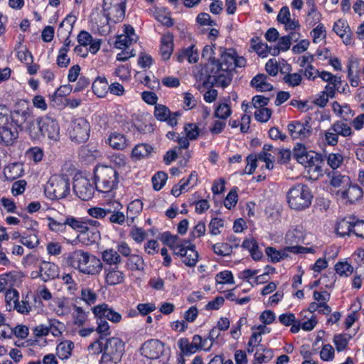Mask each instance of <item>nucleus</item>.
Returning a JSON list of instances; mask_svg holds the SVG:
<instances>
[{
  "instance_id": "40",
  "label": "nucleus",
  "mask_w": 364,
  "mask_h": 364,
  "mask_svg": "<svg viewBox=\"0 0 364 364\" xmlns=\"http://www.w3.org/2000/svg\"><path fill=\"white\" fill-rule=\"evenodd\" d=\"M127 266L132 271H142L145 264L141 257L137 255H132L127 259Z\"/></svg>"
},
{
  "instance_id": "23",
  "label": "nucleus",
  "mask_w": 364,
  "mask_h": 364,
  "mask_svg": "<svg viewBox=\"0 0 364 364\" xmlns=\"http://www.w3.org/2000/svg\"><path fill=\"white\" fill-rule=\"evenodd\" d=\"M38 275L43 282L51 280L58 275V267L53 263L43 262L39 267Z\"/></svg>"
},
{
  "instance_id": "42",
  "label": "nucleus",
  "mask_w": 364,
  "mask_h": 364,
  "mask_svg": "<svg viewBox=\"0 0 364 364\" xmlns=\"http://www.w3.org/2000/svg\"><path fill=\"white\" fill-rule=\"evenodd\" d=\"M352 336L348 333L337 334L334 336L333 343L336 346V350L338 352L344 350L348 346L349 341Z\"/></svg>"
},
{
  "instance_id": "64",
  "label": "nucleus",
  "mask_w": 364,
  "mask_h": 364,
  "mask_svg": "<svg viewBox=\"0 0 364 364\" xmlns=\"http://www.w3.org/2000/svg\"><path fill=\"white\" fill-rule=\"evenodd\" d=\"M134 40L129 36L120 35L115 41L114 46L118 49H124L128 47Z\"/></svg>"
},
{
  "instance_id": "33",
  "label": "nucleus",
  "mask_w": 364,
  "mask_h": 364,
  "mask_svg": "<svg viewBox=\"0 0 364 364\" xmlns=\"http://www.w3.org/2000/svg\"><path fill=\"white\" fill-rule=\"evenodd\" d=\"M92 88L98 97H103L109 90L108 82L105 77H98L93 82Z\"/></svg>"
},
{
  "instance_id": "55",
  "label": "nucleus",
  "mask_w": 364,
  "mask_h": 364,
  "mask_svg": "<svg viewBox=\"0 0 364 364\" xmlns=\"http://www.w3.org/2000/svg\"><path fill=\"white\" fill-rule=\"evenodd\" d=\"M335 269L339 275L346 277L350 275L353 272V267L348 262H338L335 265Z\"/></svg>"
},
{
  "instance_id": "10",
  "label": "nucleus",
  "mask_w": 364,
  "mask_h": 364,
  "mask_svg": "<svg viewBox=\"0 0 364 364\" xmlns=\"http://www.w3.org/2000/svg\"><path fill=\"white\" fill-rule=\"evenodd\" d=\"M92 184L86 178L80 176L74 179L73 191L82 200H88L93 197L95 190Z\"/></svg>"
},
{
  "instance_id": "14",
  "label": "nucleus",
  "mask_w": 364,
  "mask_h": 364,
  "mask_svg": "<svg viewBox=\"0 0 364 364\" xmlns=\"http://www.w3.org/2000/svg\"><path fill=\"white\" fill-rule=\"evenodd\" d=\"M41 129L43 136H47L55 141L60 139V127L58 122L50 117L41 118Z\"/></svg>"
},
{
  "instance_id": "46",
  "label": "nucleus",
  "mask_w": 364,
  "mask_h": 364,
  "mask_svg": "<svg viewBox=\"0 0 364 364\" xmlns=\"http://www.w3.org/2000/svg\"><path fill=\"white\" fill-rule=\"evenodd\" d=\"M168 176L165 172L159 171L152 177L153 188L156 191H159L166 183Z\"/></svg>"
},
{
  "instance_id": "2",
  "label": "nucleus",
  "mask_w": 364,
  "mask_h": 364,
  "mask_svg": "<svg viewBox=\"0 0 364 364\" xmlns=\"http://www.w3.org/2000/svg\"><path fill=\"white\" fill-rule=\"evenodd\" d=\"M94 176L95 188L102 193L110 192L119 182L117 171L109 166H97Z\"/></svg>"
},
{
  "instance_id": "31",
  "label": "nucleus",
  "mask_w": 364,
  "mask_h": 364,
  "mask_svg": "<svg viewBox=\"0 0 364 364\" xmlns=\"http://www.w3.org/2000/svg\"><path fill=\"white\" fill-rule=\"evenodd\" d=\"M102 261L109 267L117 266L122 262V257L116 250L107 249L102 252Z\"/></svg>"
},
{
  "instance_id": "9",
  "label": "nucleus",
  "mask_w": 364,
  "mask_h": 364,
  "mask_svg": "<svg viewBox=\"0 0 364 364\" xmlns=\"http://www.w3.org/2000/svg\"><path fill=\"white\" fill-rule=\"evenodd\" d=\"M235 55L234 50L228 52L223 50L221 52L220 58L218 60L213 59V61L208 64V67L212 68L216 72L222 70L223 72H232L235 70Z\"/></svg>"
},
{
  "instance_id": "13",
  "label": "nucleus",
  "mask_w": 364,
  "mask_h": 364,
  "mask_svg": "<svg viewBox=\"0 0 364 364\" xmlns=\"http://www.w3.org/2000/svg\"><path fill=\"white\" fill-rule=\"evenodd\" d=\"M208 82H210L212 85H214L217 87H221L223 88L228 87L230 84L232 80V75L231 72H223L222 70H219L218 71L216 72L215 69L213 70L212 68L209 67H208Z\"/></svg>"
},
{
  "instance_id": "62",
  "label": "nucleus",
  "mask_w": 364,
  "mask_h": 364,
  "mask_svg": "<svg viewBox=\"0 0 364 364\" xmlns=\"http://www.w3.org/2000/svg\"><path fill=\"white\" fill-rule=\"evenodd\" d=\"M68 51L65 48H60L57 57V65L60 68H66L68 66L70 59L67 55Z\"/></svg>"
},
{
  "instance_id": "56",
  "label": "nucleus",
  "mask_w": 364,
  "mask_h": 364,
  "mask_svg": "<svg viewBox=\"0 0 364 364\" xmlns=\"http://www.w3.org/2000/svg\"><path fill=\"white\" fill-rule=\"evenodd\" d=\"M273 357L271 350H264V353L257 351L255 354V360L259 364L268 363Z\"/></svg>"
},
{
  "instance_id": "36",
  "label": "nucleus",
  "mask_w": 364,
  "mask_h": 364,
  "mask_svg": "<svg viewBox=\"0 0 364 364\" xmlns=\"http://www.w3.org/2000/svg\"><path fill=\"white\" fill-rule=\"evenodd\" d=\"M331 130L335 132L338 136L343 137L349 136L353 134L350 127L340 120L336 121L331 124Z\"/></svg>"
},
{
  "instance_id": "50",
  "label": "nucleus",
  "mask_w": 364,
  "mask_h": 364,
  "mask_svg": "<svg viewBox=\"0 0 364 364\" xmlns=\"http://www.w3.org/2000/svg\"><path fill=\"white\" fill-rule=\"evenodd\" d=\"M80 299L87 304L91 306L97 300V294L90 289L84 288L81 290Z\"/></svg>"
},
{
  "instance_id": "45",
  "label": "nucleus",
  "mask_w": 364,
  "mask_h": 364,
  "mask_svg": "<svg viewBox=\"0 0 364 364\" xmlns=\"http://www.w3.org/2000/svg\"><path fill=\"white\" fill-rule=\"evenodd\" d=\"M48 225L50 230L56 232H63L65 230L67 225L65 223V219L56 220L53 218H48Z\"/></svg>"
},
{
  "instance_id": "5",
  "label": "nucleus",
  "mask_w": 364,
  "mask_h": 364,
  "mask_svg": "<svg viewBox=\"0 0 364 364\" xmlns=\"http://www.w3.org/2000/svg\"><path fill=\"white\" fill-rule=\"evenodd\" d=\"M45 193L50 199H61L70 193V181L67 176H53L48 181Z\"/></svg>"
},
{
  "instance_id": "44",
  "label": "nucleus",
  "mask_w": 364,
  "mask_h": 364,
  "mask_svg": "<svg viewBox=\"0 0 364 364\" xmlns=\"http://www.w3.org/2000/svg\"><path fill=\"white\" fill-rule=\"evenodd\" d=\"M152 150L151 146L146 144L136 145L132 150V156L136 159H141L148 156Z\"/></svg>"
},
{
  "instance_id": "49",
  "label": "nucleus",
  "mask_w": 364,
  "mask_h": 364,
  "mask_svg": "<svg viewBox=\"0 0 364 364\" xmlns=\"http://www.w3.org/2000/svg\"><path fill=\"white\" fill-rule=\"evenodd\" d=\"M318 75L325 82H328L331 85H341V78L327 71L319 72L316 70Z\"/></svg>"
},
{
  "instance_id": "4",
  "label": "nucleus",
  "mask_w": 364,
  "mask_h": 364,
  "mask_svg": "<svg viewBox=\"0 0 364 364\" xmlns=\"http://www.w3.org/2000/svg\"><path fill=\"white\" fill-rule=\"evenodd\" d=\"M126 4L127 0H103L101 13L108 24L122 21L125 16Z\"/></svg>"
},
{
  "instance_id": "24",
  "label": "nucleus",
  "mask_w": 364,
  "mask_h": 364,
  "mask_svg": "<svg viewBox=\"0 0 364 364\" xmlns=\"http://www.w3.org/2000/svg\"><path fill=\"white\" fill-rule=\"evenodd\" d=\"M306 4L309 9L306 16L305 22L309 27H313L321 21L322 15L318 11L314 0H309Z\"/></svg>"
},
{
  "instance_id": "58",
  "label": "nucleus",
  "mask_w": 364,
  "mask_h": 364,
  "mask_svg": "<svg viewBox=\"0 0 364 364\" xmlns=\"http://www.w3.org/2000/svg\"><path fill=\"white\" fill-rule=\"evenodd\" d=\"M272 114V111L268 108H259L255 112V119L261 122H266L269 120Z\"/></svg>"
},
{
  "instance_id": "52",
  "label": "nucleus",
  "mask_w": 364,
  "mask_h": 364,
  "mask_svg": "<svg viewBox=\"0 0 364 364\" xmlns=\"http://www.w3.org/2000/svg\"><path fill=\"white\" fill-rule=\"evenodd\" d=\"M74 323L78 326H82L87 320V314L81 307L74 306Z\"/></svg>"
},
{
  "instance_id": "22",
  "label": "nucleus",
  "mask_w": 364,
  "mask_h": 364,
  "mask_svg": "<svg viewBox=\"0 0 364 364\" xmlns=\"http://www.w3.org/2000/svg\"><path fill=\"white\" fill-rule=\"evenodd\" d=\"M333 30L343 39L346 45L350 44L352 32L346 21L341 19L338 20L335 22Z\"/></svg>"
},
{
  "instance_id": "38",
  "label": "nucleus",
  "mask_w": 364,
  "mask_h": 364,
  "mask_svg": "<svg viewBox=\"0 0 364 364\" xmlns=\"http://www.w3.org/2000/svg\"><path fill=\"white\" fill-rule=\"evenodd\" d=\"M74 348V343L71 341H64L60 343L56 348L58 356L63 360L68 358Z\"/></svg>"
},
{
  "instance_id": "34",
  "label": "nucleus",
  "mask_w": 364,
  "mask_h": 364,
  "mask_svg": "<svg viewBox=\"0 0 364 364\" xmlns=\"http://www.w3.org/2000/svg\"><path fill=\"white\" fill-rule=\"evenodd\" d=\"M353 229H354L353 219L346 218L337 223L336 230L338 235L344 237L353 232Z\"/></svg>"
},
{
  "instance_id": "41",
  "label": "nucleus",
  "mask_w": 364,
  "mask_h": 364,
  "mask_svg": "<svg viewBox=\"0 0 364 364\" xmlns=\"http://www.w3.org/2000/svg\"><path fill=\"white\" fill-rule=\"evenodd\" d=\"M178 348L181 353L184 355H190L196 353L198 348L196 347L192 343H190L187 338H183L178 341Z\"/></svg>"
},
{
  "instance_id": "63",
  "label": "nucleus",
  "mask_w": 364,
  "mask_h": 364,
  "mask_svg": "<svg viewBox=\"0 0 364 364\" xmlns=\"http://www.w3.org/2000/svg\"><path fill=\"white\" fill-rule=\"evenodd\" d=\"M320 357L323 360H331L334 357V349L330 344L324 345L320 352Z\"/></svg>"
},
{
  "instance_id": "21",
  "label": "nucleus",
  "mask_w": 364,
  "mask_h": 364,
  "mask_svg": "<svg viewBox=\"0 0 364 364\" xmlns=\"http://www.w3.org/2000/svg\"><path fill=\"white\" fill-rule=\"evenodd\" d=\"M173 50V36L171 33H165L161 39L160 54L164 60L170 58Z\"/></svg>"
},
{
  "instance_id": "28",
  "label": "nucleus",
  "mask_w": 364,
  "mask_h": 364,
  "mask_svg": "<svg viewBox=\"0 0 364 364\" xmlns=\"http://www.w3.org/2000/svg\"><path fill=\"white\" fill-rule=\"evenodd\" d=\"M177 60L180 63L187 59L190 63H195L198 60V53L195 46L191 45L186 48L181 50L176 54Z\"/></svg>"
},
{
  "instance_id": "15",
  "label": "nucleus",
  "mask_w": 364,
  "mask_h": 364,
  "mask_svg": "<svg viewBox=\"0 0 364 364\" xmlns=\"http://www.w3.org/2000/svg\"><path fill=\"white\" fill-rule=\"evenodd\" d=\"M92 312L96 318H105L113 323H119L122 316L113 309L109 308L107 304H102L92 308Z\"/></svg>"
},
{
  "instance_id": "43",
  "label": "nucleus",
  "mask_w": 364,
  "mask_h": 364,
  "mask_svg": "<svg viewBox=\"0 0 364 364\" xmlns=\"http://www.w3.org/2000/svg\"><path fill=\"white\" fill-rule=\"evenodd\" d=\"M143 208V203L137 199L131 202L127 207V218L132 220L141 213Z\"/></svg>"
},
{
  "instance_id": "39",
  "label": "nucleus",
  "mask_w": 364,
  "mask_h": 364,
  "mask_svg": "<svg viewBox=\"0 0 364 364\" xmlns=\"http://www.w3.org/2000/svg\"><path fill=\"white\" fill-rule=\"evenodd\" d=\"M18 297V292L16 289H9L6 291L5 294V301L7 311H11L14 310L15 307H16Z\"/></svg>"
},
{
  "instance_id": "60",
  "label": "nucleus",
  "mask_w": 364,
  "mask_h": 364,
  "mask_svg": "<svg viewBox=\"0 0 364 364\" xmlns=\"http://www.w3.org/2000/svg\"><path fill=\"white\" fill-rule=\"evenodd\" d=\"M301 80V76L299 73H289L284 77V82L291 87L299 85Z\"/></svg>"
},
{
  "instance_id": "32",
  "label": "nucleus",
  "mask_w": 364,
  "mask_h": 364,
  "mask_svg": "<svg viewBox=\"0 0 364 364\" xmlns=\"http://www.w3.org/2000/svg\"><path fill=\"white\" fill-rule=\"evenodd\" d=\"M21 274L18 272H10L0 275V279L5 289L12 287L20 282Z\"/></svg>"
},
{
  "instance_id": "8",
  "label": "nucleus",
  "mask_w": 364,
  "mask_h": 364,
  "mask_svg": "<svg viewBox=\"0 0 364 364\" xmlns=\"http://www.w3.org/2000/svg\"><path fill=\"white\" fill-rule=\"evenodd\" d=\"M311 118L304 121H292L288 126L289 134L293 139L304 140L309 139L313 134L310 123Z\"/></svg>"
},
{
  "instance_id": "18",
  "label": "nucleus",
  "mask_w": 364,
  "mask_h": 364,
  "mask_svg": "<svg viewBox=\"0 0 364 364\" xmlns=\"http://www.w3.org/2000/svg\"><path fill=\"white\" fill-rule=\"evenodd\" d=\"M104 352L122 359L124 353V343L118 338H111L107 341Z\"/></svg>"
},
{
  "instance_id": "37",
  "label": "nucleus",
  "mask_w": 364,
  "mask_h": 364,
  "mask_svg": "<svg viewBox=\"0 0 364 364\" xmlns=\"http://www.w3.org/2000/svg\"><path fill=\"white\" fill-rule=\"evenodd\" d=\"M65 223L72 229L82 234L87 232V229H86L83 218H76L73 216H67L65 218Z\"/></svg>"
},
{
  "instance_id": "47",
  "label": "nucleus",
  "mask_w": 364,
  "mask_h": 364,
  "mask_svg": "<svg viewBox=\"0 0 364 364\" xmlns=\"http://www.w3.org/2000/svg\"><path fill=\"white\" fill-rule=\"evenodd\" d=\"M20 242L28 248L33 249L39 244V239L35 232L26 236H22Z\"/></svg>"
},
{
  "instance_id": "26",
  "label": "nucleus",
  "mask_w": 364,
  "mask_h": 364,
  "mask_svg": "<svg viewBox=\"0 0 364 364\" xmlns=\"http://www.w3.org/2000/svg\"><path fill=\"white\" fill-rule=\"evenodd\" d=\"M107 140L109 146L116 150H123L129 146L125 136L121 133H111Z\"/></svg>"
},
{
  "instance_id": "20",
  "label": "nucleus",
  "mask_w": 364,
  "mask_h": 364,
  "mask_svg": "<svg viewBox=\"0 0 364 364\" xmlns=\"http://www.w3.org/2000/svg\"><path fill=\"white\" fill-rule=\"evenodd\" d=\"M105 282L108 285H117L122 283L124 280L125 274L122 271L119 269L117 266L105 268Z\"/></svg>"
},
{
  "instance_id": "61",
  "label": "nucleus",
  "mask_w": 364,
  "mask_h": 364,
  "mask_svg": "<svg viewBox=\"0 0 364 364\" xmlns=\"http://www.w3.org/2000/svg\"><path fill=\"white\" fill-rule=\"evenodd\" d=\"M63 324L56 320H48L49 333L54 336H58L62 333Z\"/></svg>"
},
{
  "instance_id": "27",
  "label": "nucleus",
  "mask_w": 364,
  "mask_h": 364,
  "mask_svg": "<svg viewBox=\"0 0 364 364\" xmlns=\"http://www.w3.org/2000/svg\"><path fill=\"white\" fill-rule=\"evenodd\" d=\"M161 240L173 251V253H179L181 251V246L183 244V240L178 235H173L170 232H166L162 234Z\"/></svg>"
},
{
  "instance_id": "25",
  "label": "nucleus",
  "mask_w": 364,
  "mask_h": 364,
  "mask_svg": "<svg viewBox=\"0 0 364 364\" xmlns=\"http://www.w3.org/2000/svg\"><path fill=\"white\" fill-rule=\"evenodd\" d=\"M24 129L28 133L32 139L39 140L43 137L41 118L34 119L32 117L27 125H26Z\"/></svg>"
},
{
  "instance_id": "54",
  "label": "nucleus",
  "mask_w": 364,
  "mask_h": 364,
  "mask_svg": "<svg viewBox=\"0 0 364 364\" xmlns=\"http://www.w3.org/2000/svg\"><path fill=\"white\" fill-rule=\"evenodd\" d=\"M311 35L313 38L314 43H318L319 40L324 39L326 36L324 26L322 23H318L316 27L311 31Z\"/></svg>"
},
{
  "instance_id": "51",
  "label": "nucleus",
  "mask_w": 364,
  "mask_h": 364,
  "mask_svg": "<svg viewBox=\"0 0 364 364\" xmlns=\"http://www.w3.org/2000/svg\"><path fill=\"white\" fill-rule=\"evenodd\" d=\"M232 111L228 104H220L215 111V117L221 119H226L231 114Z\"/></svg>"
},
{
  "instance_id": "30",
  "label": "nucleus",
  "mask_w": 364,
  "mask_h": 364,
  "mask_svg": "<svg viewBox=\"0 0 364 364\" xmlns=\"http://www.w3.org/2000/svg\"><path fill=\"white\" fill-rule=\"evenodd\" d=\"M23 165L20 163H13L7 166L4 170V174L8 181H12L23 174Z\"/></svg>"
},
{
  "instance_id": "16",
  "label": "nucleus",
  "mask_w": 364,
  "mask_h": 364,
  "mask_svg": "<svg viewBox=\"0 0 364 364\" xmlns=\"http://www.w3.org/2000/svg\"><path fill=\"white\" fill-rule=\"evenodd\" d=\"M180 115L178 112H171L169 109L163 105H156L154 108L155 117L161 122H166L171 127L177 124V117Z\"/></svg>"
},
{
  "instance_id": "6",
  "label": "nucleus",
  "mask_w": 364,
  "mask_h": 364,
  "mask_svg": "<svg viewBox=\"0 0 364 364\" xmlns=\"http://www.w3.org/2000/svg\"><path fill=\"white\" fill-rule=\"evenodd\" d=\"M32 117L27 102L19 100L9 114V121L18 129L23 130Z\"/></svg>"
},
{
  "instance_id": "3",
  "label": "nucleus",
  "mask_w": 364,
  "mask_h": 364,
  "mask_svg": "<svg viewBox=\"0 0 364 364\" xmlns=\"http://www.w3.org/2000/svg\"><path fill=\"white\" fill-rule=\"evenodd\" d=\"M311 199L310 189L304 184H296L287 193L289 205L294 210H301L308 208L311 203Z\"/></svg>"
},
{
  "instance_id": "48",
  "label": "nucleus",
  "mask_w": 364,
  "mask_h": 364,
  "mask_svg": "<svg viewBox=\"0 0 364 364\" xmlns=\"http://www.w3.org/2000/svg\"><path fill=\"white\" fill-rule=\"evenodd\" d=\"M212 248L215 254L220 256L230 255L232 250V246L225 242L215 244Z\"/></svg>"
},
{
  "instance_id": "12",
  "label": "nucleus",
  "mask_w": 364,
  "mask_h": 364,
  "mask_svg": "<svg viewBox=\"0 0 364 364\" xmlns=\"http://www.w3.org/2000/svg\"><path fill=\"white\" fill-rule=\"evenodd\" d=\"M181 251L179 253H174L176 255L183 257V262L188 267H195L198 259V253L196 250L194 245H191L188 240H183L181 246Z\"/></svg>"
},
{
  "instance_id": "7",
  "label": "nucleus",
  "mask_w": 364,
  "mask_h": 364,
  "mask_svg": "<svg viewBox=\"0 0 364 364\" xmlns=\"http://www.w3.org/2000/svg\"><path fill=\"white\" fill-rule=\"evenodd\" d=\"M90 127L88 122L83 117L73 121L69 128V135L73 141L84 143L90 136Z\"/></svg>"
},
{
  "instance_id": "35",
  "label": "nucleus",
  "mask_w": 364,
  "mask_h": 364,
  "mask_svg": "<svg viewBox=\"0 0 364 364\" xmlns=\"http://www.w3.org/2000/svg\"><path fill=\"white\" fill-rule=\"evenodd\" d=\"M331 177V185L332 186L339 188L348 186L350 183V179L349 176L342 175L338 172L333 171L328 174Z\"/></svg>"
},
{
  "instance_id": "11",
  "label": "nucleus",
  "mask_w": 364,
  "mask_h": 364,
  "mask_svg": "<svg viewBox=\"0 0 364 364\" xmlns=\"http://www.w3.org/2000/svg\"><path fill=\"white\" fill-rule=\"evenodd\" d=\"M140 350L142 355L149 359H157L164 353V344L158 339H150L142 344Z\"/></svg>"
},
{
  "instance_id": "19",
  "label": "nucleus",
  "mask_w": 364,
  "mask_h": 364,
  "mask_svg": "<svg viewBox=\"0 0 364 364\" xmlns=\"http://www.w3.org/2000/svg\"><path fill=\"white\" fill-rule=\"evenodd\" d=\"M337 194L341 196L343 199H347L348 201L353 203L358 201L363 197L362 188L356 184H349L348 188L344 190H338Z\"/></svg>"
},
{
  "instance_id": "57",
  "label": "nucleus",
  "mask_w": 364,
  "mask_h": 364,
  "mask_svg": "<svg viewBox=\"0 0 364 364\" xmlns=\"http://www.w3.org/2000/svg\"><path fill=\"white\" fill-rule=\"evenodd\" d=\"M97 327L96 331L104 336H108L110 334L109 325L105 318H96Z\"/></svg>"
},
{
  "instance_id": "1",
  "label": "nucleus",
  "mask_w": 364,
  "mask_h": 364,
  "mask_svg": "<svg viewBox=\"0 0 364 364\" xmlns=\"http://www.w3.org/2000/svg\"><path fill=\"white\" fill-rule=\"evenodd\" d=\"M67 264L86 274H97L103 267L102 262L96 256L82 250H76L67 257Z\"/></svg>"
},
{
  "instance_id": "17",
  "label": "nucleus",
  "mask_w": 364,
  "mask_h": 364,
  "mask_svg": "<svg viewBox=\"0 0 364 364\" xmlns=\"http://www.w3.org/2000/svg\"><path fill=\"white\" fill-rule=\"evenodd\" d=\"M18 136V129L12 123L0 127V142L5 146L12 145Z\"/></svg>"
},
{
  "instance_id": "29",
  "label": "nucleus",
  "mask_w": 364,
  "mask_h": 364,
  "mask_svg": "<svg viewBox=\"0 0 364 364\" xmlns=\"http://www.w3.org/2000/svg\"><path fill=\"white\" fill-rule=\"evenodd\" d=\"M268 77L264 74H258L251 80V85L259 92L270 91L272 85L267 82Z\"/></svg>"
},
{
  "instance_id": "59",
  "label": "nucleus",
  "mask_w": 364,
  "mask_h": 364,
  "mask_svg": "<svg viewBox=\"0 0 364 364\" xmlns=\"http://www.w3.org/2000/svg\"><path fill=\"white\" fill-rule=\"evenodd\" d=\"M184 130L187 138H188L190 140L196 139L199 134L198 127L194 123L186 124L184 127Z\"/></svg>"
},
{
  "instance_id": "53",
  "label": "nucleus",
  "mask_w": 364,
  "mask_h": 364,
  "mask_svg": "<svg viewBox=\"0 0 364 364\" xmlns=\"http://www.w3.org/2000/svg\"><path fill=\"white\" fill-rule=\"evenodd\" d=\"M343 161V156L339 154L331 153L327 156V163L333 169L338 168Z\"/></svg>"
}]
</instances>
